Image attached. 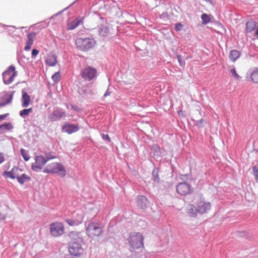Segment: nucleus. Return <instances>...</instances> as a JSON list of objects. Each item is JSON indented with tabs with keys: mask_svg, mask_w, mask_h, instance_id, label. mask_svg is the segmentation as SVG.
Masks as SVG:
<instances>
[{
	"mask_svg": "<svg viewBox=\"0 0 258 258\" xmlns=\"http://www.w3.org/2000/svg\"><path fill=\"white\" fill-rule=\"evenodd\" d=\"M78 0H76L75 2H74V3H73L72 4H71L70 6H69L68 7L66 8L65 9H64L62 11H64L65 10H66L67 9H68V8H69L70 7H71L74 4V3L77 1Z\"/></svg>",
	"mask_w": 258,
	"mask_h": 258,
	"instance_id": "nucleus-51",
	"label": "nucleus"
},
{
	"mask_svg": "<svg viewBox=\"0 0 258 258\" xmlns=\"http://www.w3.org/2000/svg\"><path fill=\"white\" fill-rule=\"evenodd\" d=\"M176 191L180 195L185 196L191 192L192 188L186 182H180L176 185Z\"/></svg>",
	"mask_w": 258,
	"mask_h": 258,
	"instance_id": "nucleus-10",
	"label": "nucleus"
},
{
	"mask_svg": "<svg viewBox=\"0 0 258 258\" xmlns=\"http://www.w3.org/2000/svg\"><path fill=\"white\" fill-rule=\"evenodd\" d=\"M26 110H27V112H28V114L32 112V111H33V108H28V109H26Z\"/></svg>",
	"mask_w": 258,
	"mask_h": 258,
	"instance_id": "nucleus-52",
	"label": "nucleus"
},
{
	"mask_svg": "<svg viewBox=\"0 0 258 258\" xmlns=\"http://www.w3.org/2000/svg\"><path fill=\"white\" fill-rule=\"evenodd\" d=\"M98 33L101 37H108L110 33V28L108 26L101 25L98 27Z\"/></svg>",
	"mask_w": 258,
	"mask_h": 258,
	"instance_id": "nucleus-15",
	"label": "nucleus"
},
{
	"mask_svg": "<svg viewBox=\"0 0 258 258\" xmlns=\"http://www.w3.org/2000/svg\"><path fill=\"white\" fill-rule=\"evenodd\" d=\"M182 27L183 25L180 23H176L175 24V30L176 31H180L182 30Z\"/></svg>",
	"mask_w": 258,
	"mask_h": 258,
	"instance_id": "nucleus-43",
	"label": "nucleus"
},
{
	"mask_svg": "<svg viewBox=\"0 0 258 258\" xmlns=\"http://www.w3.org/2000/svg\"><path fill=\"white\" fill-rule=\"evenodd\" d=\"M206 2H212V0H205Z\"/></svg>",
	"mask_w": 258,
	"mask_h": 258,
	"instance_id": "nucleus-54",
	"label": "nucleus"
},
{
	"mask_svg": "<svg viewBox=\"0 0 258 258\" xmlns=\"http://www.w3.org/2000/svg\"><path fill=\"white\" fill-rule=\"evenodd\" d=\"M248 74L253 83H258V68H254L253 70L249 71Z\"/></svg>",
	"mask_w": 258,
	"mask_h": 258,
	"instance_id": "nucleus-22",
	"label": "nucleus"
},
{
	"mask_svg": "<svg viewBox=\"0 0 258 258\" xmlns=\"http://www.w3.org/2000/svg\"><path fill=\"white\" fill-rule=\"evenodd\" d=\"M28 115V113L26 109H24L20 112V115L23 118H25Z\"/></svg>",
	"mask_w": 258,
	"mask_h": 258,
	"instance_id": "nucleus-41",
	"label": "nucleus"
},
{
	"mask_svg": "<svg viewBox=\"0 0 258 258\" xmlns=\"http://www.w3.org/2000/svg\"><path fill=\"white\" fill-rule=\"evenodd\" d=\"M17 75V72L15 71V67L13 65L9 66L7 70L3 73L4 83L6 85L10 84L13 82Z\"/></svg>",
	"mask_w": 258,
	"mask_h": 258,
	"instance_id": "nucleus-6",
	"label": "nucleus"
},
{
	"mask_svg": "<svg viewBox=\"0 0 258 258\" xmlns=\"http://www.w3.org/2000/svg\"><path fill=\"white\" fill-rule=\"evenodd\" d=\"M71 108L72 109L77 111H79L80 110V108L77 105H72Z\"/></svg>",
	"mask_w": 258,
	"mask_h": 258,
	"instance_id": "nucleus-47",
	"label": "nucleus"
},
{
	"mask_svg": "<svg viewBox=\"0 0 258 258\" xmlns=\"http://www.w3.org/2000/svg\"><path fill=\"white\" fill-rule=\"evenodd\" d=\"M66 222L70 226L78 225L83 222V217L80 216L79 219L74 220L72 219H67Z\"/></svg>",
	"mask_w": 258,
	"mask_h": 258,
	"instance_id": "nucleus-23",
	"label": "nucleus"
},
{
	"mask_svg": "<svg viewBox=\"0 0 258 258\" xmlns=\"http://www.w3.org/2000/svg\"><path fill=\"white\" fill-rule=\"evenodd\" d=\"M230 73L232 75V76L234 77V78L237 80H239L240 78V76L236 73L235 69L233 68L230 70Z\"/></svg>",
	"mask_w": 258,
	"mask_h": 258,
	"instance_id": "nucleus-38",
	"label": "nucleus"
},
{
	"mask_svg": "<svg viewBox=\"0 0 258 258\" xmlns=\"http://www.w3.org/2000/svg\"><path fill=\"white\" fill-rule=\"evenodd\" d=\"M13 126L10 122H5L0 125V135L5 133L6 132L13 128Z\"/></svg>",
	"mask_w": 258,
	"mask_h": 258,
	"instance_id": "nucleus-21",
	"label": "nucleus"
},
{
	"mask_svg": "<svg viewBox=\"0 0 258 258\" xmlns=\"http://www.w3.org/2000/svg\"><path fill=\"white\" fill-rule=\"evenodd\" d=\"M15 93V91H12L11 92H4L3 93V95L1 97L0 108L6 106L12 102Z\"/></svg>",
	"mask_w": 258,
	"mask_h": 258,
	"instance_id": "nucleus-11",
	"label": "nucleus"
},
{
	"mask_svg": "<svg viewBox=\"0 0 258 258\" xmlns=\"http://www.w3.org/2000/svg\"><path fill=\"white\" fill-rule=\"evenodd\" d=\"M137 206L141 209L145 210L149 206V201L147 198L144 196L139 195L136 199Z\"/></svg>",
	"mask_w": 258,
	"mask_h": 258,
	"instance_id": "nucleus-12",
	"label": "nucleus"
},
{
	"mask_svg": "<svg viewBox=\"0 0 258 258\" xmlns=\"http://www.w3.org/2000/svg\"><path fill=\"white\" fill-rule=\"evenodd\" d=\"M17 181L20 184H23L25 181L31 180V177L25 173L22 174L19 177H17Z\"/></svg>",
	"mask_w": 258,
	"mask_h": 258,
	"instance_id": "nucleus-27",
	"label": "nucleus"
},
{
	"mask_svg": "<svg viewBox=\"0 0 258 258\" xmlns=\"http://www.w3.org/2000/svg\"><path fill=\"white\" fill-rule=\"evenodd\" d=\"M206 122L205 120L202 118L200 120H196L195 125L198 126L199 128H202L204 126V123Z\"/></svg>",
	"mask_w": 258,
	"mask_h": 258,
	"instance_id": "nucleus-37",
	"label": "nucleus"
},
{
	"mask_svg": "<svg viewBox=\"0 0 258 258\" xmlns=\"http://www.w3.org/2000/svg\"><path fill=\"white\" fill-rule=\"evenodd\" d=\"M42 166L36 164V163H32L31 165V169L32 170L39 172L42 169Z\"/></svg>",
	"mask_w": 258,
	"mask_h": 258,
	"instance_id": "nucleus-33",
	"label": "nucleus"
},
{
	"mask_svg": "<svg viewBox=\"0 0 258 258\" xmlns=\"http://www.w3.org/2000/svg\"><path fill=\"white\" fill-rule=\"evenodd\" d=\"M158 173V169L157 168H154L152 172L153 177L152 180L154 182H156L157 183H160V181Z\"/></svg>",
	"mask_w": 258,
	"mask_h": 258,
	"instance_id": "nucleus-29",
	"label": "nucleus"
},
{
	"mask_svg": "<svg viewBox=\"0 0 258 258\" xmlns=\"http://www.w3.org/2000/svg\"><path fill=\"white\" fill-rule=\"evenodd\" d=\"M43 172L51 174H57L61 177H64L66 174V170L64 166L58 162L52 163L48 165L43 170Z\"/></svg>",
	"mask_w": 258,
	"mask_h": 258,
	"instance_id": "nucleus-4",
	"label": "nucleus"
},
{
	"mask_svg": "<svg viewBox=\"0 0 258 258\" xmlns=\"http://www.w3.org/2000/svg\"><path fill=\"white\" fill-rule=\"evenodd\" d=\"M198 212L200 214L207 213L211 208V204L205 201H201L197 205Z\"/></svg>",
	"mask_w": 258,
	"mask_h": 258,
	"instance_id": "nucleus-14",
	"label": "nucleus"
},
{
	"mask_svg": "<svg viewBox=\"0 0 258 258\" xmlns=\"http://www.w3.org/2000/svg\"><path fill=\"white\" fill-rule=\"evenodd\" d=\"M66 116V112L61 108L55 107L53 108V111L50 113L48 118L52 121H56L61 120V119Z\"/></svg>",
	"mask_w": 258,
	"mask_h": 258,
	"instance_id": "nucleus-8",
	"label": "nucleus"
},
{
	"mask_svg": "<svg viewBox=\"0 0 258 258\" xmlns=\"http://www.w3.org/2000/svg\"><path fill=\"white\" fill-rule=\"evenodd\" d=\"M5 161V158L4 154L0 152V164H2Z\"/></svg>",
	"mask_w": 258,
	"mask_h": 258,
	"instance_id": "nucleus-48",
	"label": "nucleus"
},
{
	"mask_svg": "<svg viewBox=\"0 0 258 258\" xmlns=\"http://www.w3.org/2000/svg\"><path fill=\"white\" fill-rule=\"evenodd\" d=\"M46 62L51 67L55 66L57 63L56 56L54 54L48 56Z\"/></svg>",
	"mask_w": 258,
	"mask_h": 258,
	"instance_id": "nucleus-24",
	"label": "nucleus"
},
{
	"mask_svg": "<svg viewBox=\"0 0 258 258\" xmlns=\"http://www.w3.org/2000/svg\"><path fill=\"white\" fill-rule=\"evenodd\" d=\"M80 129L78 125L72 123H66L62 127V131L69 134L78 132Z\"/></svg>",
	"mask_w": 258,
	"mask_h": 258,
	"instance_id": "nucleus-13",
	"label": "nucleus"
},
{
	"mask_svg": "<svg viewBox=\"0 0 258 258\" xmlns=\"http://www.w3.org/2000/svg\"><path fill=\"white\" fill-rule=\"evenodd\" d=\"M176 57L177 58L178 61L180 66L181 67H183L185 65V62L184 61H183L182 60V56L180 55H177Z\"/></svg>",
	"mask_w": 258,
	"mask_h": 258,
	"instance_id": "nucleus-40",
	"label": "nucleus"
},
{
	"mask_svg": "<svg viewBox=\"0 0 258 258\" xmlns=\"http://www.w3.org/2000/svg\"><path fill=\"white\" fill-rule=\"evenodd\" d=\"M201 19L203 24H207L210 22L211 20L210 16L206 14H203L201 16Z\"/></svg>",
	"mask_w": 258,
	"mask_h": 258,
	"instance_id": "nucleus-31",
	"label": "nucleus"
},
{
	"mask_svg": "<svg viewBox=\"0 0 258 258\" xmlns=\"http://www.w3.org/2000/svg\"><path fill=\"white\" fill-rule=\"evenodd\" d=\"M100 19H102V20L104 19V18H103V17H100Z\"/></svg>",
	"mask_w": 258,
	"mask_h": 258,
	"instance_id": "nucleus-55",
	"label": "nucleus"
},
{
	"mask_svg": "<svg viewBox=\"0 0 258 258\" xmlns=\"http://www.w3.org/2000/svg\"><path fill=\"white\" fill-rule=\"evenodd\" d=\"M253 174L254 176V178L258 183V168L256 166H254L252 168Z\"/></svg>",
	"mask_w": 258,
	"mask_h": 258,
	"instance_id": "nucleus-34",
	"label": "nucleus"
},
{
	"mask_svg": "<svg viewBox=\"0 0 258 258\" xmlns=\"http://www.w3.org/2000/svg\"><path fill=\"white\" fill-rule=\"evenodd\" d=\"M102 138L103 140L106 141L107 142H111V139L108 134H102Z\"/></svg>",
	"mask_w": 258,
	"mask_h": 258,
	"instance_id": "nucleus-42",
	"label": "nucleus"
},
{
	"mask_svg": "<svg viewBox=\"0 0 258 258\" xmlns=\"http://www.w3.org/2000/svg\"><path fill=\"white\" fill-rule=\"evenodd\" d=\"M52 79L55 83H57L60 81V75L59 72L55 73L52 76Z\"/></svg>",
	"mask_w": 258,
	"mask_h": 258,
	"instance_id": "nucleus-36",
	"label": "nucleus"
},
{
	"mask_svg": "<svg viewBox=\"0 0 258 258\" xmlns=\"http://www.w3.org/2000/svg\"><path fill=\"white\" fill-rule=\"evenodd\" d=\"M19 170H21V169H20L17 166H16V170H15V171H14V176H15V178H16L17 179V177H19Z\"/></svg>",
	"mask_w": 258,
	"mask_h": 258,
	"instance_id": "nucleus-45",
	"label": "nucleus"
},
{
	"mask_svg": "<svg viewBox=\"0 0 258 258\" xmlns=\"http://www.w3.org/2000/svg\"><path fill=\"white\" fill-rule=\"evenodd\" d=\"M20 152L25 161H27L29 160L30 157L28 155V151H26L24 149H21L20 150Z\"/></svg>",
	"mask_w": 258,
	"mask_h": 258,
	"instance_id": "nucleus-32",
	"label": "nucleus"
},
{
	"mask_svg": "<svg viewBox=\"0 0 258 258\" xmlns=\"http://www.w3.org/2000/svg\"><path fill=\"white\" fill-rule=\"evenodd\" d=\"M22 106L23 107H27L30 104V97L27 92L22 90Z\"/></svg>",
	"mask_w": 258,
	"mask_h": 258,
	"instance_id": "nucleus-18",
	"label": "nucleus"
},
{
	"mask_svg": "<svg viewBox=\"0 0 258 258\" xmlns=\"http://www.w3.org/2000/svg\"><path fill=\"white\" fill-rule=\"evenodd\" d=\"M256 27V23L254 21H248L246 23V30L247 33L252 32Z\"/></svg>",
	"mask_w": 258,
	"mask_h": 258,
	"instance_id": "nucleus-26",
	"label": "nucleus"
},
{
	"mask_svg": "<svg viewBox=\"0 0 258 258\" xmlns=\"http://www.w3.org/2000/svg\"><path fill=\"white\" fill-rule=\"evenodd\" d=\"M178 114H179V115H181V113H182V111H178Z\"/></svg>",
	"mask_w": 258,
	"mask_h": 258,
	"instance_id": "nucleus-53",
	"label": "nucleus"
},
{
	"mask_svg": "<svg viewBox=\"0 0 258 258\" xmlns=\"http://www.w3.org/2000/svg\"><path fill=\"white\" fill-rule=\"evenodd\" d=\"M70 237L72 241L69 248L70 253L75 256H79L83 254L84 253V249L82 246L83 242V239L74 232L71 233Z\"/></svg>",
	"mask_w": 258,
	"mask_h": 258,
	"instance_id": "nucleus-1",
	"label": "nucleus"
},
{
	"mask_svg": "<svg viewBox=\"0 0 258 258\" xmlns=\"http://www.w3.org/2000/svg\"><path fill=\"white\" fill-rule=\"evenodd\" d=\"M187 213L191 217H197V214L199 213L197 207L194 205H189L187 207Z\"/></svg>",
	"mask_w": 258,
	"mask_h": 258,
	"instance_id": "nucleus-20",
	"label": "nucleus"
},
{
	"mask_svg": "<svg viewBox=\"0 0 258 258\" xmlns=\"http://www.w3.org/2000/svg\"><path fill=\"white\" fill-rule=\"evenodd\" d=\"M78 93L83 97H85L88 95H92L93 91L90 89L87 86H84L82 87L79 88L78 89Z\"/></svg>",
	"mask_w": 258,
	"mask_h": 258,
	"instance_id": "nucleus-19",
	"label": "nucleus"
},
{
	"mask_svg": "<svg viewBox=\"0 0 258 258\" xmlns=\"http://www.w3.org/2000/svg\"><path fill=\"white\" fill-rule=\"evenodd\" d=\"M241 53L237 50H232L229 53V58L232 61H235L240 56Z\"/></svg>",
	"mask_w": 258,
	"mask_h": 258,
	"instance_id": "nucleus-25",
	"label": "nucleus"
},
{
	"mask_svg": "<svg viewBox=\"0 0 258 258\" xmlns=\"http://www.w3.org/2000/svg\"><path fill=\"white\" fill-rule=\"evenodd\" d=\"M144 236L140 232H131L127 240L131 247L133 249H138L144 247Z\"/></svg>",
	"mask_w": 258,
	"mask_h": 258,
	"instance_id": "nucleus-3",
	"label": "nucleus"
},
{
	"mask_svg": "<svg viewBox=\"0 0 258 258\" xmlns=\"http://www.w3.org/2000/svg\"><path fill=\"white\" fill-rule=\"evenodd\" d=\"M86 231L90 236H98L102 233L103 227L100 223L91 220L87 222Z\"/></svg>",
	"mask_w": 258,
	"mask_h": 258,
	"instance_id": "nucleus-5",
	"label": "nucleus"
},
{
	"mask_svg": "<svg viewBox=\"0 0 258 258\" xmlns=\"http://www.w3.org/2000/svg\"><path fill=\"white\" fill-rule=\"evenodd\" d=\"M84 17H79L68 24V29L73 30L77 28L80 24H83Z\"/></svg>",
	"mask_w": 258,
	"mask_h": 258,
	"instance_id": "nucleus-17",
	"label": "nucleus"
},
{
	"mask_svg": "<svg viewBox=\"0 0 258 258\" xmlns=\"http://www.w3.org/2000/svg\"><path fill=\"white\" fill-rule=\"evenodd\" d=\"M9 113H6L0 115V122L4 120L8 115Z\"/></svg>",
	"mask_w": 258,
	"mask_h": 258,
	"instance_id": "nucleus-46",
	"label": "nucleus"
},
{
	"mask_svg": "<svg viewBox=\"0 0 258 258\" xmlns=\"http://www.w3.org/2000/svg\"><path fill=\"white\" fill-rule=\"evenodd\" d=\"M75 44L79 50L86 52L95 47L96 41L92 37L78 38L76 40Z\"/></svg>",
	"mask_w": 258,
	"mask_h": 258,
	"instance_id": "nucleus-2",
	"label": "nucleus"
},
{
	"mask_svg": "<svg viewBox=\"0 0 258 258\" xmlns=\"http://www.w3.org/2000/svg\"><path fill=\"white\" fill-rule=\"evenodd\" d=\"M111 94V92L109 91L108 90H107V91L105 92V94H104V97H106L108 96H109Z\"/></svg>",
	"mask_w": 258,
	"mask_h": 258,
	"instance_id": "nucleus-50",
	"label": "nucleus"
},
{
	"mask_svg": "<svg viewBox=\"0 0 258 258\" xmlns=\"http://www.w3.org/2000/svg\"><path fill=\"white\" fill-rule=\"evenodd\" d=\"M158 14L159 17L161 19H168L169 18V15L166 12H163L161 14L158 13Z\"/></svg>",
	"mask_w": 258,
	"mask_h": 258,
	"instance_id": "nucleus-39",
	"label": "nucleus"
},
{
	"mask_svg": "<svg viewBox=\"0 0 258 258\" xmlns=\"http://www.w3.org/2000/svg\"><path fill=\"white\" fill-rule=\"evenodd\" d=\"M64 230V226L61 223H52L50 225V233L54 237H58L62 235Z\"/></svg>",
	"mask_w": 258,
	"mask_h": 258,
	"instance_id": "nucleus-9",
	"label": "nucleus"
},
{
	"mask_svg": "<svg viewBox=\"0 0 258 258\" xmlns=\"http://www.w3.org/2000/svg\"><path fill=\"white\" fill-rule=\"evenodd\" d=\"M44 155L45 156L44 157H45V159L47 160V161L51 159L55 158V156H53L51 152H46L44 153Z\"/></svg>",
	"mask_w": 258,
	"mask_h": 258,
	"instance_id": "nucleus-35",
	"label": "nucleus"
},
{
	"mask_svg": "<svg viewBox=\"0 0 258 258\" xmlns=\"http://www.w3.org/2000/svg\"><path fill=\"white\" fill-rule=\"evenodd\" d=\"M153 148H154L155 152H157L158 153H160V148H159V147H158L157 146H155L153 147Z\"/></svg>",
	"mask_w": 258,
	"mask_h": 258,
	"instance_id": "nucleus-49",
	"label": "nucleus"
},
{
	"mask_svg": "<svg viewBox=\"0 0 258 258\" xmlns=\"http://www.w3.org/2000/svg\"><path fill=\"white\" fill-rule=\"evenodd\" d=\"M97 73L96 69L88 66L82 70L81 76L85 80L90 81L97 77Z\"/></svg>",
	"mask_w": 258,
	"mask_h": 258,
	"instance_id": "nucleus-7",
	"label": "nucleus"
},
{
	"mask_svg": "<svg viewBox=\"0 0 258 258\" xmlns=\"http://www.w3.org/2000/svg\"><path fill=\"white\" fill-rule=\"evenodd\" d=\"M39 50L36 49H33L32 51V58H34L38 54Z\"/></svg>",
	"mask_w": 258,
	"mask_h": 258,
	"instance_id": "nucleus-44",
	"label": "nucleus"
},
{
	"mask_svg": "<svg viewBox=\"0 0 258 258\" xmlns=\"http://www.w3.org/2000/svg\"><path fill=\"white\" fill-rule=\"evenodd\" d=\"M35 163L42 166L45 165L47 160L45 159V157L43 156H36L35 158Z\"/></svg>",
	"mask_w": 258,
	"mask_h": 258,
	"instance_id": "nucleus-28",
	"label": "nucleus"
},
{
	"mask_svg": "<svg viewBox=\"0 0 258 258\" xmlns=\"http://www.w3.org/2000/svg\"><path fill=\"white\" fill-rule=\"evenodd\" d=\"M16 169V166H14L11 171H4L3 173V176H6L7 177H9L12 179H15V176L14 174V171Z\"/></svg>",
	"mask_w": 258,
	"mask_h": 258,
	"instance_id": "nucleus-30",
	"label": "nucleus"
},
{
	"mask_svg": "<svg viewBox=\"0 0 258 258\" xmlns=\"http://www.w3.org/2000/svg\"><path fill=\"white\" fill-rule=\"evenodd\" d=\"M36 35L37 33L34 32L28 34L26 45L24 47L25 50L28 51L30 49Z\"/></svg>",
	"mask_w": 258,
	"mask_h": 258,
	"instance_id": "nucleus-16",
	"label": "nucleus"
}]
</instances>
